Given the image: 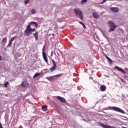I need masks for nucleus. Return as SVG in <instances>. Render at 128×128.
I'll return each mask as SVG.
<instances>
[{
  "label": "nucleus",
  "mask_w": 128,
  "mask_h": 128,
  "mask_svg": "<svg viewBox=\"0 0 128 128\" xmlns=\"http://www.w3.org/2000/svg\"><path fill=\"white\" fill-rule=\"evenodd\" d=\"M32 26H34V28H38V24L36 22H31L30 24H29L27 26L26 30L24 32V36H30V34H32V32H35L36 28H32Z\"/></svg>",
  "instance_id": "f257e3e1"
},
{
  "label": "nucleus",
  "mask_w": 128,
  "mask_h": 128,
  "mask_svg": "<svg viewBox=\"0 0 128 128\" xmlns=\"http://www.w3.org/2000/svg\"><path fill=\"white\" fill-rule=\"evenodd\" d=\"M75 14L77 18H78L81 20H82L84 18V16L82 15V11L80 9L75 8L74 9Z\"/></svg>",
  "instance_id": "f03ea898"
},
{
  "label": "nucleus",
  "mask_w": 128,
  "mask_h": 128,
  "mask_svg": "<svg viewBox=\"0 0 128 128\" xmlns=\"http://www.w3.org/2000/svg\"><path fill=\"white\" fill-rule=\"evenodd\" d=\"M109 110H114V112H120L121 114H124V111L122 110V109L120 108H119L116 107V106H110L109 107Z\"/></svg>",
  "instance_id": "7ed1b4c3"
},
{
  "label": "nucleus",
  "mask_w": 128,
  "mask_h": 128,
  "mask_svg": "<svg viewBox=\"0 0 128 128\" xmlns=\"http://www.w3.org/2000/svg\"><path fill=\"white\" fill-rule=\"evenodd\" d=\"M108 25L109 27L112 26V28H110V30L108 31L109 32H114V29L116 28V26L114 25V22H108Z\"/></svg>",
  "instance_id": "20e7f679"
},
{
  "label": "nucleus",
  "mask_w": 128,
  "mask_h": 128,
  "mask_svg": "<svg viewBox=\"0 0 128 128\" xmlns=\"http://www.w3.org/2000/svg\"><path fill=\"white\" fill-rule=\"evenodd\" d=\"M62 74H58L57 75L53 76H50L49 77H46V80H49L50 82H52V80H56V76H62Z\"/></svg>",
  "instance_id": "39448f33"
},
{
  "label": "nucleus",
  "mask_w": 128,
  "mask_h": 128,
  "mask_svg": "<svg viewBox=\"0 0 128 128\" xmlns=\"http://www.w3.org/2000/svg\"><path fill=\"white\" fill-rule=\"evenodd\" d=\"M98 124H99V126H102L103 128H116L112 126H110L108 125H105L104 124L102 123H100V122H99Z\"/></svg>",
  "instance_id": "423d86ee"
},
{
  "label": "nucleus",
  "mask_w": 128,
  "mask_h": 128,
  "mask_svg": "<svg viewBox=\"0 0 128 128\" xmlns=\"http://www.w3.org/2000/svg\"><path fill=\"white\" fill-rule=\"evenodd\" d=\"M52 62L53 64V66L50 68V70H51V72H54V70H56V64L54 60H52Z\"/></svg>",
  "instance_id": "0eeeda50"
},
{
  "label": "nucleus",
  "mask_w": 128,
  "mask_h": 128,
  "mask_svg": "<svg viewBox=\"0 0 128 128\" xmlns=\"http://www.w3.org/2000/svg\"><path fill=\"white\" fill-rule=\"evenodd\" d=\"M115 68L116 70H118V72H122V74H126V72L124 70V69H122L121 68H120L118 66H115Z\"/></svg>",
  "instance_id": "6e6552de"
},
{
  "label": "nucleus",
  "mask_w": 128,
  "mask_h": 128,
  "mask_svg": "<svg viewBox=\"0 0 128 128\" xmlns=\"http://www.w3.org/2000/svg\"><path fill=\"white\" fill-rule=\"evenodd\" d=\"M57 99L60 102H66V99L62 97L58 96Z\"/></svg>",
  "instance_id": "1a4fd4ad"
},
{
  "label": "nucleus",
  "mask_w": 128,
  "mask_h": 128,
  "mask_svg": "<svg viewBox=\"0 0 128 128\" xmlns=\"http://www.w3.org/2000/svg\"><path fill=\"white\" fill-rule=\"evenodd\" d=\"M110 10L113 12H118V8L116 7H112L110 8Z\"/></svg>",
  "instance_id": "9d476101"
},
{
  "label": "nucleus",
  "mask_w": 128,
  "mask_h": 128,
  "mask_svg": "<svg viewBox=\"0 0 128 128\" xmlns=\"http://www.w3.org/2000/svg\"><path fill=\"white\" fill-rule=\"evenodd\" d=\"M92 14L94 18H100V14L98 12H94L92 13Z\"/></svg>",
  "instance_id": "9b49d317"
},
{
  "label": "nucleus",
  "mask_w": 128,
  "mask_h": 128,
  "mask_svg": "<svg viewBox=\"0 0 128 128\" xmlns=\"http://www.w3.org/2000/svg\"><path fill=\"white\" fill-rule=\"evenodd\" d=\"M21 85L23 88H28V82L26 81H23L21 84Z\"/></svg>",
  "instance_id": "f8f14e48"
},
{
  "label": "nucleus",
  "mask_w": 128,
  "mask_h": 128,
  "mask_svg": "<svg viewBox=\"0 0 128 128\" xmlns=\"http://www.w3.org/2000/svg\"><path fill=\"white\" fill-rule=\"evenodd\" d=\"M42 56L44 62H46V64H48V57L46 56V53H43Z\"/></svg>",
  "instance_id": "ddd939ff"
},
{
  "label": "nucleus",
  "mask_w": 128,
  "mask_h": 128,
  "mask_svg": "<svg viewBox=\"0 0 128 128\" xmlns=\"http://www.w3.org/2000/svg\"><path fill=\"white\" fill-rule=\"evenodd\" d=\"M33 36H34L35 40H38V32H36L33 34Z\"/></svg>",
  "instance_id": "4468645a"
},
{
  "label": "nucleus",
  "mask_w": 128,
  "mask_h": 128,
  "mask_svg": "<svg viewBox=\"0 0 128 128\" xmlns=\"http://www.w3.org/2000/svg\"><path fill=\"white\" fill-rule=\"evenodd\" d=\"M106 87L105 86H102L100 87V90H102V92H104L106 90Z\"/></svg>",
  "instance_id": "2eb2a0df"
},
{
  "label": "nucleus",
  "mask_w": 128,
  "mask_h": 128,
  "mask_svg": "<svg viewBox=\"0 0 128 128\" xmlns=\"http://www.w3.org/2000/svg\"><path fill=\"white\" fill-rule=\"evenodd\" d=\"M42 74V73H38V72L36 73L33 76V78H36V76H40Z\"/></svg>",
  "instance_id": "dca6fc26"
},
{
  "label": "nucleus",
  "mask_w": 128,
  "mask_h": 128,
  "mask_svg": "<svg viewBox=\"0 0 128 128\" xmlns=\"http://www.w3.org/2000/svg\"><path fill=\"white\" fill-rule=\"evenodd\" d=\"M106 58L108 60V62H110V64H112V59H110L108 56H106Z\"/></svg>",
  "instance_id": "f3484780"
},
{
  "label": "nucleus",
  "mask_w": 128,
  "mask_h": 128,
  "mask_svg": "<svg viewBox=\"0 0 128 128\" xmlns=\"http://www.w3.org/2000/svg\"><path fill=\"white\" fill-rule=\"evenodd\" d=\"M42 110H44V112H46L48 110V108L46 106H44L42 107Z\"/></svg>",
  "instance_id": "a211bd4d"
},
{
  "label": "nucleus",
  "mask_w": 128,
  "mask_h": 128,
  "mask_svg": "<svg viewBox=\"0 0 128 128\" xmlns=\"http://www.w3.org/2000/svg\"><path fill=\"white\" fill-rule=\"evenodd\" d=\"M46 46H44L43 47V48L42 49V54H46L44 52V50H46Z\"/></svg>",
  "instance_id": "6ab92c4d"
},
{
  "label": "nucleus",
  "mask_w": 128,
  "mask_h": 128,
  "mask_svg": "<svg viewBox=\"0 0 128 128\" xmlns=\"http://www.w3.org/2000/svg\"><path fill=\"white\" fill-rule=\"evenodd\" d=\"M8 82H6L4 84V88H8Z\"/></svg>",
  "instance_id": "aec40b11"
},
{
  "label": "nucleus",
  "mask_w": 128,
  "mask_h": 128,
  "mask_svg": "<svg viewBox=\"0 0 128 128\" xmlns=\"http://www.w3.org/2000/svg\"><path fill=\"white\" fill-rule=\"evenodd\" d=\"M31 12L32 14H36V10L34 9H32L31 10Z\"/></svg>",
  "instance_id": "412c9836"
},
{
  "label": "nucleus",
  "mask_w": 128,
  "mask_h": 128,
  "mask_svg": "<svg viewBox=\"0 0 128 128\" xmlns=\"http://www.w3.org/2000/svg\"><path fill=\"white\" fill-rule=\"evenodd\" d=\"M14 40H16V36H14L13 38H12L10 41L12 42H14Z\"/></svg>",
  "instance_id": "4be33fe9"
},
{
  "label": "nucleus",
  "mask_w": 128,
  "mask_h": 128,
  "mask_svg": "<svg viewBox=\"0 0 128 128\" xmlns=\"http://www.w3.org/2000/svg\"><path fill=\"white\" fill-rule=\"evenodd\" d=\"M12 42L11 41L9 40V43L8 45V46H11L12 44Z\"/></svg>",
  "instance_id": "5701e85b"
},
{
  "label": "nucleus",
  "mask_w": 128,
  "mask_h": 128,
  "mask_svg": "<svg viewBox=\"0 0 128 128\" xmlns=\"http://www.w3.org/2000/svg\"><path fill=\"white\" fill-rule=\"evenodd\" d=\"M6 38H4L2 39V42H6Z\"/></svg>",
  "instance_id": "b1692460"
},
{
  "label": "nucleus",
  "mask_w": 128,
  "mask_h": 128,
  "mask_svg": "<svg viewBox=\"0 0 128 128\" xmlns=\"http://www.w3.org/2000/svg\"><path fill=\"white\" fill-rule=\"evenodd\" d=\"M30 2V0H24V4H28Z\"/></svg>",
  "instance_id": "393cba45"
},
{
  "label": "nucleus",
  "mask_w": 128,
  "mask_h": 128,
  "mask_svg": "<svg viewBox=\"0 0 128 128\" xmlns=\"http://www.w3.org/2000/svg\"><path fill=\"white\" fill-rule=\"evenodd\" d=\"M88 2V0H82L81 4H84V2Z\"/></svg>",
  "instance_id": "a878e982"
},
{
  "label": "nucleus",
  "mask_w": 128,
  "mask_h": 128,
  "mask_svg": "<svg viewBox=\"0 0 128 128\" xmlns=\"http://www.w3.org/2000/svg\"><path fill=\"white\" fill-rule=\"evenodd\" d=\"M120 80H121V82H126L124 81V79H122V78H120Z\"/></svg>",
  "instance_id": "bb28decb"
},
{
  "label": "nucleus",
  "mask_w": 128,
  "mask_h": 128,
  "mask_svg": "<svg viewBox=\"0 0 128 128\" xmlns=\"http://www.w3.org/2000/svg\"><path fill=\"white\" fill-rule=\"evenodd\" d=\"M2 56H0V62H2Z\"/></svg>",
  "instance_id": "cd10ccee"
},
{
  "label": "nucleus",
  "mask_w": 128,
  "mask_h": 128,
  "mask_svg": "<svg viewBox=\"0 0 128 128\" xmlns=\"http://www.w3.org/2000/svg\"><path fill=\"white\" fill-rule=\"evenodd\" d=\"M82 26L84 28H86V25H84V24Z\"/></svg>",
  "instance_id": "c85d7f7f"
},
{
  "label": "nucleus",
  "mask_w": 128,
  "mask_h": 128,
  "mask_svg": "<svg viewBox=\"0 0 128 128\" xmlns=\"http://www.w3.org/2000/svg\"><path fill=\"white\" fill-rule=\"evenodd\" d=\"M79 24H82V26L83 25V24H84V23L82 22H79Z\"/></svg>",
  "instance_id": "c756f323"
},
{
  "label": "nucleus",
  "mask_w": 128,
  "mask_h": 128,
  "mask_svg": "<svg viewBox=\"0 0 128 128\" xmlns=\"http://www.w3.org/2000/svg\"><path fill=\"white\" fill-rule=\"evenodd\" d=\"M0 128H2V123L0 122Z\"/></svg>",
  "instance_id": "7c9ffc66"
},
{
  "label": "nucleus",
  "mask_w": 128,
  "mask_h": 128,
  "mask_svg": "<svg viewBox=\"0 0 128 128\" xmlns=\"http://www.w3.org/2000/svg\"><path fill=\"white\" fill-rule=\"evenodd\" d=\"M128 76H126V75H124V76H123V78H126V77H127Z\"/></svg>",
  "instance_id": "2f4dec72"
},
{
  "label": "nucleus",
  "mask_w": 128,
  "mask_h": 128,
  "mask_svg": "<svg viewBox=\"0 0 128 128\" xmlns=\"http://www.w3.org/2000/svg\"><path fill=\"white\" fill-rule=\"evenodd\" d=\"M104 0H103V2L101 3H100V4H104Z\"/></svg>",
  "instance_id": "473e14b6"
},
{
  "label": "nucleus",
  "mask_w": 128,
  "mask_h": 128,
  "mask_svg": "<svg viewBox=\"0 0 128 128\" xmlns=\"http://www.w3.org/2000/svg\"><path fill=\"white\" fill-rule=\"evenodd\" d=\"M106 0H104V2H106Z\"/></svg>",
  "instance_id": "72a5a7b5"
},
{
  "label": "nucleus",
  "mask_w": 128,
  "mask_h": 128,
  "mask_svg": "<svg viewBox=\"0 0 128 128\" xmlns=\"http://www.w3.org/2000/svg\"><path fill=\"white\" fill-rule=\"evenodd\" d=\"M32 28H36V27H34V26H32Z\"/></svg>",
  "instance_id": "f704fd0d"
},
{
  "label": "nucleus",
  "mask_w": 128,
  "mask_h": 128,
  "mask_svg": "<svg viewBox=\"0 0 128 128\" xmlns=\"http://www.w3.org/2000/svg\"><path fill=\"white\" fill-rule=\"evenodd\" d=\"M110 28H112V26H111V27H110Z\"/></svg>",
  "instance_id": "c9c22d12"
}]
</instances>
